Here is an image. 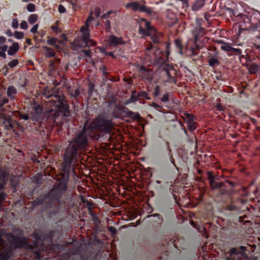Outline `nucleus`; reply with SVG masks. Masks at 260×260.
I'll return each mask as SVG.
<instances>
[{"label":"nucleus","instance_id":"nucleus-1","mask_svg":"<svg viewBox=\"0 0 260 260\" xmlns=\"http://www.w3.org/2000/svg\"><path fill=\"white\" fill-rule=\"evenodd\" d=\"M70 169L66 170L65 161L62 165L63 175L58 183L47 193L40 195L34 200L31 205L33 209L40 207V211L43 215L51 218L63 212L67 208L66 202L60 198L67 190L70 175L75 174L72 164H70Z\"/></svg>","mask_w":260,"mask_h":260},{"label":"nucleus","instance_id":"nucleus-2","mask_svg":"<svg viewBox=\"0 0 260 260\" xmlns=\"http://www.w3.org/2000/svg\"><path fill=\"white\" fill-rule=\"evenodd\" d=\"M44 98L48 100L44 116L51 126H61L70 114V106L62 91L58 89L45 91Z\"/></svg>","mask_w":260,"mask_h":260},{"label":"nucleus","instance_id":"nucleus-3","mask_svg":"<svg viewBox=\"0 0 260 260\" xmlns=\"http://www.w3.org/2000/svg\"><path fill=\"white\" fill-rule=\"evenodd\" d=\"M92 137L91 129L84 125L82 129L77 132L71 140V143L66 148L63 158L66 164V170L70 169V164H73L77 160L80 151H85Z\"/></svg>","mask_w":260,"mask_h":260},{"label":"nucleus","instance_id":"nucleus-4","mask_svg":"<svg viewBox=\"0 0 260 260\" xmlns=\"http://www.w3.org/2000/svg\"><path fill=\"white\" fill-rule=\"evenodd\" d=\"M5 237L11 247L14 249L24 248L34 253L35 258L38 260H41L43 257L41 251L44 250V246L36 241L29 243L24 236L23 231L19 228H14L12 232L6 233Z\"/></svg>","mask_w":260,"mask_h":260},{"label":"nucleus","instance_id":"nucleus-5","mask_svg":"<svg viewBox=\"0 0 260 260\" xmlns=\"http://www.w3.org/2000/svg\"><path fill=\"white\" fill-rule=\"evenodd\" d=\"M87 127L91 129V133L93 131L99 133L98 136H95V138L98 139L106 134H110L114 128V123L112 116L101 114L99 115L90 125Z\"/></svg>","mask_w":260,"mask_h":260},{"label":"nucleus","instance_id":"nucleus-6","mask_svg":"<svg viewBox=\"0 0 260 260\" xmlns=\"http://www.w3.org/2000/svg\"><path fill=\"white\" fill-rule=\"evenodd\" d=\"M93 12H90L89 15L85 23V26L81 27L80 31L81 32L80 39H75L74 42L75 46L80 48L84 47L94 46L96 45V42L90 39V34L89 32V24L93 20Z\"/></svg>","mask_w":260,"mask_h":260},{"label":"nucleus","instance_id":"nucleus-7","mask_svg":"<svg viewBox=\"0 0 260 260\" xmlns=\"http://www.w3.org/2000/svg\"><path fill=\"white\" fill-rule=\"evenodd\" d=\"M42 113L43 109L41 106L35 103L30 116L26 113H20L19 117L21 119L28 120L30 124L36 125V128L43 127Z\"/></svg>","mask_w":260,"mask_h":260},{"label":"nucleus","instance_id":"nucleus-8","mask_svg":"<svg viewBox=\"0 0 260 260\" xmlns=\"http://www.w3.org/2000/svg\"><path fill=\"white\" fill-rule=\"evenodd\" d=\"M126 9L132 8L134 11H139L140 12H144L146 14L151 15L153 11L151 8L147 7L145 5H140L138 2H132L126 4Z\"/></svg>","mask_w":260,"mask_h":260},{"label":"nucleus","instance_id":"nucleus-9","mask_svg":"<svg viewBox=\"0 0 260 260\" xmlns=\"http://www.w3.org/2000/svg\"><path fill=\"white\" fill-rule=\"evenodd\" d=\"M8 179V175L5 172H0V206L5 200L6 194L5 193L4 190Z\"/></svg>","mask_w":260,"mask_h":260},{"label":"nucleus","instance_id":"nucleus-10","mask_svg":"<svg viewBox=\"0 0 260 260\" xmlns=\"http://www.w3.org/2000/svg\"><path fill=\"white\" fill-rule=\"evenodd\" d=\"M115 107L117 108V111L119 113L124 114L126 116L131 117L133 119H139L141 117L138 113H135L130 111L127 108L125 107H119L117 105H115Z\"/></svg>","mask_w":260,"mask_h":260},{"label":"nucleus","instance_id":"nucleus-11","mask_svg":"<svg viewBox=\"0 0 260 260\" xmlns=\"http://www.w3.org/2000/svg\"><path fill=\"white\" fill-rule=\"evenodd\" d=\"M56 233L54 230H50L46 231L44 233L40 234L39 233L35 234V238L38 240H45L48 242L52 243V238Z\"/></svg>","mask_w":260,"mask_h":260},{"label":"nucleus","instance_id":"nucleus-12","mask_svg":"<svg viewBox=\"0 0 260 260\" xmlns=\"http://www.w3.org/2000/svg\"><path fill=\"white\" fill-rule=\"evenodd\" d=\"M208 179L209 181V184L212 189L221 188L224 186L222 182H218L216 181L217 178L211 172H207Z\"/></svg>","mask_w":260,"mask_h":260},{"label":"nucleus","instance_id":"nucleus-13","mask_svg":"<svg viewBox=\"0 0 260 260\" xmlns=\"http://www.w3.org/2000/svg\"><path fill=\"white\" fill-rule=\"evenodd\" d=\"M108 41L110 45L112 47H117L118 45H124L125 43L121 38L117 37L113 35L109 36Z\"/></svg>","mask_w":260,"mask_h":260},{"label":"nucleus","instance_id":"nucleus-14","mask_svg":"<svg viewBox=\"0 0 260 260\" xmlns=\"http://www.w3.org/2000/svg\"><path fill=\"white\" fill-rule=\"evenodd\" d=\"M140 73L142 78L147 80L152 79L151 70L146 68L144 66H141L139 69Z\"/></svg>","mask_w":260,"mask_h":260},{"label":"nucleus","instance_id":"nucleus-15","mask_svg":"<svg viewBox=\"0 0 260 260\" xmlns=\"http://www.w3.org/2000/svg\"><path fill=\"white\" fill-rule=\"evenodd\" d=\"M206 0H195L191 6L192 11L196 12L200 10L205 5Z\"/></svg>","mask_w":260,"mask_h":260},{"label":"nucleus","instance_id":"nucleus-16","mask_svg":"<svg viewBox=\"0 0 260 260\" xmlns=\"http://www.w3.org/2000/svg\"><path fill=\"white\" fill-rule=\"evenodd\" d=\"M17 93V89L13 86H9L7 90V96L11 100L15 99V95Z\"/></svg>","mask_w":260,"mask_h":260},{"label":"nucleus","instance_id":"nucleus-17","mask_svg":"<svg viewBox=\"0 0 260 260\" xmlns=\"http://www.w3.org/2000/svg\"><path fill=\"white\" fill-rule=\"evenodd\" d=\"M13 252L10 249H5L0 253V260H9L10 258L12 256Z\"/></svg>","mask_w":260,"mask_h":260},{"label":"nucleus","instance_id":"nucleus-18","mask_svg":"<svg viewBox=\"0 0 260 260\" xmlns=\"http://www.w3.org/2000/svg\"><path fill=\"white\" fill-rule=\"evenodd\" d=\"M19 48V44L17 42L13 43V44L9 48L8 54L11 56L15 55L18 51Z\"/></svg>","mask_w":260,"mask_h":260},{"label":"nucleus","instance_id":"nucleus-19","mask_svg":"<svg viewBox=\"0 0 260 260\" xmlns=\"http://www.w3.org/2000/svg\"><path fill=\"white\" fill-rule=\"evenodd\" d=\"M208 64L210 67L214 69L220 64V61L216 55H213L209 59Z\"/></svg>","mask_w":260,"mask_h":260},{"label":"nucleus","instance_id":"nucleus-20","mask_svg":"<svg viewBox=\"0 0 260 260\" xmlns=\"http://www.w3.org/2000/svg\"><path fill=\"white\" fill-rule=\"evenodd\" d=\"M204 28L199 26L196 27L192 31V35L194 37V41L195 42H197L198 40L199 36L203 34L204 32Z\"/></svg>","mask_w":260,"mask_h":260},{"label":"nucleus","instance_id":"nucleus-21","mask_svg":"<svg viewBox=\"0 0 260 260\" xmlns=\"http://www.w3.org/2000/svg\"><path fill=\"white\" fill-rule=\"evenodd\" d=\"M69 259L72 260H95V259L92 257L88 256L86 258H85L83 255L78 254L70 255L69 257Z\"/></svg>","mask_w":260,"mask_h":260},{"label":"nucleus","instance_id":"nucleus-22","mask_svg":"<svg viewBox=\"0 0 260 260\" xmlns=\"http://www.w3.org/2000/svg\"><path fill=\"white\" fill-rule=\"evenodd\" d=\"M259 67L257 63H252L249 67V71L251 74H255L259 71Z\"/></svg>","mask_w":260,"mask_h":260},{"label":"nucleus","instance_id":"nucleus-23","mask_svg":"<svg viewBox=\"0 0 260 260\" xmlns=\"http://www.w3.org/2000/svg\"><path fill=\"white\" fill-rule=\"evenodd\" d=\"M43 49L45 50V56L47 58L53 57L55 55V53L53 49L49 48L47 46H44Z\"/></svg>","mask_w":260,"mask_h":260},{"label":"nucleus","instance_id":"nucleus-24","mask_svg":"<svg viewBox=\"0 0 260 260\" xmlns=\"http://www.w3.org/2000/svg\"><path fill=\"white\" fill-rule=\"evenodd\" d=\"M3 123L5 125L6 128L7 130L13 128V124L12 120L11 118H5L3 121Z\"/></svg>","mask_w":260,"mask_h":260},{"label":"nucleus","instance_id":"nucleus-25","mask_svg":"<svg viewBox=\"0 0 260 260\" xmlns=\"http://www.w3.org/2000/svg\"><path fill=\"white\" fill-rule=\"evenodd\" d=\"M139 98L138 96L137 92L136 90H134L132 91V94L131 95L130 98L127 101L126 104L135 103L138 100Z\"/></svg>","mask_w":260,"mask_h":260},{"label":"nucleus","instance_id":"nucleus-26","mask_svg":"<svg viewBox=\"0 0 260 260\" xmlns=\"http://www.w3.org/2000/svg\"><path fill=\"white\" fill-rule=\"evenodd\" d=\"M218 43L222 44L220 48L222 50H224L226 52H231L232 47L230 46L228 43L224 42L222 41H219Z\"/></svg>","mask_w":260,"mask_h":260},{"label":"nucleus","instance_id":"nucleus-27","mask_svg":"<svg viewBox=\"0 0 260 260\" xmlns=\"http://www.w3.org/2000/svg\"><path fill=\"white\" fill-rule=\"evenodd\" d=\"M166 143V146H167V149L168 151V155L170 157V161H171V163L173 164L174 165V166H175L176 167V165L175 164V160L173 157V155L172 154V151L170 147L169 142L167 141Z\"/></svg>","mask_w":260,"mask_h":260},{"label":"nucleus","instance_id":"nucleus-28","mask_svg":"<svg viewBox=\"0 0 260 260\" xmlns=\"http://www.w3.org/2000/svg\"><path fill=\"white\" fill-rule=\"evenodd\" d=\"M138 98L140 99H147L150 100V97L149 96L148 93L145 91H141L139 93H137Z\"/></svg>","mask_w":260,"mask_h":260},{"label":"nucleus","instance_id":"nucleus-29","mask_svg":"<svg viewBox=\"0 0 260 260\" xmlns=\"http://www.w3.org/2000/svg\"><path fill=\"white\" fill-rule=\"evenodd\" d=\"M142 21L145 22V28L148 30L149 32H151L154 30L153 27L151 25L150 22L145 19L142 18Z\"/></svg>","mask_w":260,"mask_h":260},{"label":"nucleus","instance_id":"nucleus-30","mask_svg":"<svg viewBox=\"0 0 260 260\" xmlns=\"http://www.w3.org/2000/svg\"><path fill=\"white\" fill-rule=\"evenodd\" d=\"M226 10L230 13L231 16L233 15L235 17H239L242 18L243 15L241 13H238L237 12H235L233 9L230 8H226Z\"/></svg>","mask_w":260,"mask_h":260},{"label":"nucleus","instance_id":"nucleus-31","mask_svg":"<svg viewBox=\"0 0 260 260\" xmlns=\"http://www.w3.org/2000/svg\"><path fill=\"white\" fill-rule=\"evenodd\" d=\"M161 70L165 72L168 71H173L175 72L173 67L169 64H164L161 66Z\"/></svg>","mask_w":260,"mask_h":260},{"label":"nucleus","instance_id":"nucleus-32","mask_svg":"<svg viewBox=\"0 0 260 260\" xmlns=\"http://www.w3.org/2000/svg\"><path fill=\"white\" fill-rule=\"evenodd\" d=\"M185 115L186 118V123H192L194 122L195 117L192 114L188 113H185Z\"/></svg>","mask_w":260,"mask_h":260},{"label":"nucleus","instance_id":"nucleus-33","mask_svg":"<svg viewBox=\"0 0 260 260\" xmlns=\"http://www.w3.org/2000/svg\"><path fill=\"white\" fill-rule=\"evenodd\" d=\"M37 19L38 15L36 14H32L29 16L28 21L30 24H33L37 21Z\"/></svg>","mask_w":260,"mask_h":260},{"label":"nucleus","instance_id":"nucleus-34","mask_svg":"<svg viewBox=\"0 0 260 260\" xmlns=\"http://www.w3.org/2000/svg\"><path fill=\"white\" fill-rule=\"evenodd\" d=\"M171 71H168V72H166V75H167V77H168L167 81L169 82H173L174 83H176V79H175V77H174L171 75Z\"/></svg>","mask_w":260,"mask_h":260},{"label":"nucleus","instance_id":"nucleus-35","mask_svg":"<svg viewBox=\"0 0 260 260\" xmlns=\"http://www.w3.org/2000/svg\"><path fill=\"white\" fill-rule=\"evenodd\" d=\"M139 32L141 35H143L145 36H149L151 35V32L147 30L145 28L140 26Z\"/></svg>","mask_w":260,"mask_h":260},{"label":"nucleus","instance_id":"nucleus-36","mask_svg":"<svg viewBox=\"0 0 260 260\" xmlns=\"http://www.w3.org/2000/svg\"><path fill=\"white\" fill-rule=\"evenodd\" d=\"M175 44L176 48L179 49V53L180 54H183V52H182L183 46L181 44V41L179 39H177L175 41Z\"/></svg>","mask_w":260,"mask_h":260},{"label":"nucleus","instance_id":"nucleus-37","mask_svg":"<svg viewBox=\"0 0 260 260\" xmlns=\"http://www.w3.org/2000/svg\"><path fill=\"white\" fill-rule=\"evenodd\" d=\"M94 89V86L92 84H90L88 86V99H89L91 95H92L93 90Z\"/></svg>","mask_w":260,"mask_h":260},{"label":"nucleus","instance_id":"nucleus-38","mask_svg":"<svg viewBox=\"0 0 260 260\" xmlns=\"http://www.w3.org/2000/svg\"><path fill=\"white\" fill-rule=\"evenodd\" d=\"M9 102V100L6 97H2L1 95H0V108L3 107L4 105L7 104Z\"/></svg>","mask_w":260,"mask_h":260},{"label":"nucleus","instance_id":"nucleus-39","mask_svg":"<svg viewBox=\"0 0 260 260\" xmlns=\"http://www.w3.org/2000/svg\"><path fill=\"white\" fill-rule=\"evenodd\" d=\"M13 35L16 39H21L23 38L24 33L22 31H15Z\"/></svg>","mask_w":260,"mask_h":260},{"label":"nucleus","instance_id":"nucleus-40","mask_svg":"<svg viewBox=\"0 0 260 260\" xmlns=\"http://www.w3.org/2000/svg\"><path fill=\"white\" fill-rule=\"evenodd\" d=\"M26 9L30 12H34L36 10V6L32 3H29L26 6Z\"/></svg>","mask_w":260,"mask_h":260},{"label":"nucleus","instance_id":"nucleus-41","mask_svg":"<svg viewBox=\"0 0 260 260\" xmlns=\"http://www.w3.org/2000/svg\"><path fill=\"white\" fill-rule=\"evenodd\" d=\"M187 126L190 132H193L197 128L195 122L187 123Z\"/></svg>","mask_w":260,"mask_h":260},{"label":"nucleus","instance_id":"nucleus-42","mask_svg":"<svg viewBox=\"0 0 260 260\" xmlns=\"http://www.w3.org/2000/svg\"><path fill=\"white\" fill-rule=\"evenodd\" d=\"M18 64V60L17 59H14L8 63V66L11 68L16 67Z\"/></svg>","mask_w":260,"mask_h":260},{"label":"nucleus","instance_id":"nucleus-43","mask_svg":"<svg viewBox=\"0 0 260 260\" xmlns=\"http://www.w3.org/2000/svg\"><path fill=\"white\" fill-rule=\"evenodd\" d=\"M241 252H238L237 248H235V247L231 248V249L230 250V254L231 256L238 255V254H241Z\"/></svg>","mask_w":260,"mask_h":260},{"label":"nucleus","instance_id":"nucleus-44","mask_svg":"<svg viewBox=\"0 0 260 260\" xmlns=\"http://www.w3.org/2000/svg\"><path fill=\"white\" fill-rule=\"evenodd\" d=\"M153 94L155 97L159 96L160 94V87L158 85H156L154 88Z\"/></svg>","mask_w":260,"mask_h":260},{"label":"nucleus","instance_id":"nucleus-45","mask_svg":"<svg viewBox=\"0 0 260 260\" xmlns=\"http://www.w3.org/2000/svg\"><path fill=\"white\" fill-rule=\"evenodd\" d=\"M169 93H166L163 95V96L161 98L160 100L163 103H167L169 101Z\"/></svg>","mask_w":260,"mask_h":260},{"label":"nucleus","instance_id":"nucleus-46","mask_svg":"<svg viewBox=\"0 0 260 260\" xmlns=\"http://www.w3.org/2000/svg\"><path fill=\"white\" fill-rule=\"evenodd\" d=\"M231 52L235 55H240L242 53V50L239 48H235L232 47Z\"/></svg>","mask_w":260,"mask_h":260},{"label":"nucleus","instance_id":"nucleus-47","mask_svg":"<svg viewBox=\"0 0 260 260\" xmlns=\"http://www.w3.org/2000/svg\"><path fill=\"white\" fill-rule=\"evenodd\" d=\"M57 42V39L54 38H51L47 40V43L50 45H55Z\"/></svg>","mask_w":260,"mask_h":260},{"label":"nucleus","instance_id":"nucleus-48","mask_svg":"<svg viewBox=\"0 0 260 260\" xmlns=\"http://www.w3.org/2000/svg\"><path fill=\"white\" fill-rule=\"evenodd\" d=\"M105 28L106 31H109L111 28V23L109 20H107L105 22Z\"/></svg>","mask_w":260,"mask_h":260},{"label":"nucleus","instance_id":"nucleus-49","mask_svg":"<svg viewBox=\"0 0 260 260\" xmlns=\"http://www.w3.org/2000/svg\"><path fill=\"white\" fill-rule=\"evenodd\" d=\"M18 22L16 18H13L12 19V27L13 28H17L18 27Z\"/></svg>","mask_w":260,"mask_h":260},{"label":"nucleus","instance_id":"nucleus-50","mask_svg":"<svg viewBox=\"0 0 260 260\" xmlns=\"http://www.w3.org/2000/svg\"><path fill=\"white\" fill-rule=\"evenodd\" d=\"M101 9L99 7H96L94 8V14H95V16L96 17H99L100 16V14H101Z\"/></svg>","mask_w":260,"mask_h":260},{"label":"nucleus","instance_id":"nucleus-51","mask_svg":"<svg viewBox=\"0 0 260 260\" xmlns=\"http://www.w3.org/2000/svg\"><path fill=\"white\" fill-rule=\"evenodd\" d=\"M20 27L21 29H26L28 27L27 22L25 21H22L20 24Z\"/></svg>","mask_w":260,"mask_h":260},{"label":"nucleus","instance_id":"nucleus-52","mask_svg":"<svg viewBox=\"0 0 260 260\" xmlns=\"http://www.w3.org/2000/svg\"><path fill=\"white\" fill-rule=\"evenodd\" d=\"M82 52L84 54V55L86 57H91V52L90 50L84 49V50H82Z\"/></svg>","mask_w":260,"mask_h":260},{"label":"nucleus","instance_id":"nucleus-53","mask_svg":"<svg viewBox=\"0 0 260 260\" xmlns=\"http://www.w3.org/2000/svg\"><path fill=\"white\" fill-rule=\"evenodd\" d=\"M80 91L78 89H76L73 92L71 93V95L74 98H77L79 95Z\"/></svg>","mask_w":260,"mask_h":260},{"label":"nucleus","instance_id":"nucleus-54","mask_svg":"<svg viewBox=\"0 0 260 260\" xmlns=\"http://www.w3.org/2000/svg\"><path fill=\"white\" fill-rule=\"evenodd\" d=\"M113 13H114L113 11H109L106 13L104 14L103 15H102L101 17L102 18L107 19V18H109V15L111 14H112Z\"/></svg>","mask_w":260,"mask_h":260},{"label":"nucleus","instance_id":"nucleus-55","mask_svg":"<svg viewBox=\"0 0 260 260\" xmlns=\"http://www.w3.org/2000/svg\"><path fill=\"white\" fill-rule=\"evenodd\" d=\"M58 10L60 13H63L66 11V8L61 5L58 6Z\"/></svg>","mask_w":260,"mask_h":260},{"label":"nucleus","instance_id":"nucleus-56","mask_svg":"<svg viewBox=\"0 0 260 260\" xmlns=\"http://www.w3.org/2000/svg\"><path fill=\"white\" fill-rule=\"evenodd\" d=\"M38 28V24H36V25H34L33 27L30 29V32L33 34L36 33L37 32Z\"/></svg>","mask_w":260,"mask_h":260},{"label":"nucleus","instance_id":"nucleus-57","mask_svg":"<svg viewBox=\"0 0 260 260\" xmlns=\"http://www.w3.org/2000/svg\"><path fill=\"white\" fill-rule=\"evenodd\" d=\"M8 46L7 45L0 46V51L6 52L8 49Z\"/></svg>","mask_w":260,"mask_h":260},{"label":"nucleus","instance_id":"nucleus-58","mask_svg":"<svg viewBox=\"0 0 260 260\" xmlns=\"http://www.w3.org/2000/svg\"><path fill=\"white\" fill-rule=\"evenodd\" d=\"M216 108L217 110L219 111H224V108L222 105H221L220 104H217L216 106Z\"/></svg>","mask_w":260,"mask_h":260},{"label":"nucleus","instance_id":"nucleus-59","mask_svg":"<svg viewBox=\"0 0 260 260\" xmlns=\"http://www.w3.org/2000/svg\"><path fill=\"white\" fill-rule=\"evenodd\" d=\"M108 230L111 232L113 235H115L116 233V229L113 226H109Z\"/></svg>","mask_w":260,"mask_h":260},{"label":"nucleus","instance_id":"nucleus-60","mask_svg":"<svg viewBox=\"0 0 260 260\" xmlns=\"http://www.w3.org/2000/svg\"><path fill=\"white\" fill-rule=\"evenodd\" d=\"M150 106L153 108H162V107L160 105H158L157 104L155 103V102H152Z\"/></svg>","mask_w":260,"mask_h":260},{"label":"nucleus","instance_id":"nucleus-61","mask_svg":"<svg viewBox=\"0 0 260 260\" xmlns=\"http://www.w3.org/2000/svg\"><path fill=\"white\" fill-rule=\"evenodd\" d=\"M6 41V38L3 36L0 37V45L4 44Z\"/></svg>","mask_w":260,"mask_h":260},{"label":"nucleus","instance_id":"nucleus-62","mask_svg":"<svg viewBox=\"0 0 260 260\" xmlns=\"http://www.w3.org/2000/svg\"><path fill=\"white\" fill-rule=\"evenodd\" d=\"M5 34L8 36V37H12L13 35L12 32L11 30L10 29H8L6 31Z\"/></svg>","mask_w":260,"mask_h":260},{"label":"nucleus","instance_id":"nucleus-63","mask_svg":"<svg viewBox=\"0 0 260 260\" xmlns=\"http://www.w3.org/2000/svg\"><path fill=\"white\" fill-rule=\"evenodd\" d=\"M0 57L6 58V54L5 53V52L0 51Z\"/></svg>","mask_w":260,"mask_h":260},{"label":"nucleus","instance_id":"nucleus-64","mask_svg":"<svg viewBox=\"0 0 260 260\" xmlns=\"http://www.w3.org/2000/svg\"><path fill=\"white\" fill-rule=\"evenodd\" d=\"M153 41L154 43H156V44L159 43V42L158 38L156 37H153Z\"/></svg>","mask_w":260,"mask_h":260}]
</instances>
